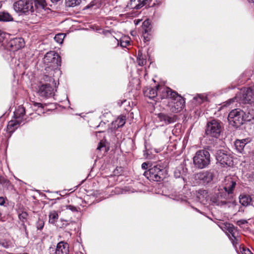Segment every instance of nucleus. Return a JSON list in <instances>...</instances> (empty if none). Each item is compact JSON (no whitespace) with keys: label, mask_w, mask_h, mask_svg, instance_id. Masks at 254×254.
I'll list each match as a JSON object with an SVG mask.
<instances>
[{"label":"nucleus","mask_w":254,"mask_h":254,"mask_svg":"<svg viewBox=\"0 0 254 254\" xmlns=\"http://www.w3.org/2000/svg\"><path fill=\"white\" fill-rule=\"evenodd\" d=\"M44 80L46 82L39 87L38 93L41 97L48 98L53 96L56 91V83L51 77L45 75Z\"/></svg>","instance_id":"1"},{"label":"nucleus","mask_w":254,"mask_h":254,"mask_svg":"<svg viewBox=\"0 0 254 254\" xmlns=\"http://www.w3.org/2000/svg\"><path fill=\"white\" fill-rule=\"evenodd\" d=\"M12 6L14 11L19 15H27L34 11L32 0H16Z\"/></svg>","instance_id":"2"},{"label":"nucleus","mask_w":254,"mask_h":254,"mask_svg":"<svg viewBox=\"0 0 254 254\" xmlns=\"http://www.w3.org/2000/svg\"><path fill=\"white\" fill-rule=\"evenodd\" d=\"M193 162L195 167L203 169L210 163V154L205 150L197 151L193 158Z\"/></svg>","instance_id":"3"},{"label":"nucleus","mask_w":254,"mask_h":254,"mask_svg":"<svg viewBox=\"0 0 254 254\" xmlns=\"http://www.w3.org/2000/svg\"><path fill=\"white\" fill-rule=\"evenodd\" d=\"M45 68L57 69L61 65V57L54 51L46 53L43 60Z\"/></svg>","instance_id":"4"},{"label":"nucleus","mask_w":254,"mask_h":254,"mask_svg":"<svg viewBox=\"0 0 254 254\" xmlns=\"http://www.w3.org/2000/svg\"><path fill=\"white\" fill-rule=\"evenodd\" d=\"M239 99V101L245 104L254 103V86L245 88L241 91L239 95H237L235 98L230 99L228 103L231 104Z\"/></svg>","instance_id":"5"},{"label":"nucleus","mask_w":254,"mask_h":254,"mask_svg":"<svg viewBox=\"0 0 254 254\" xmlns=\"http://www.w3.org/2000/svg\"><path fill=\"white\" fill-rule=\"evenodd\" d=\"M244 113L240 109L233 110L229 114L228 120L232 126L238 127L243 124Z\"/></svg>","instance_id":"6"},{"label":"nucleus","mask_w":254,"mask_h":254,"mask_svg":"<svg viewBox=\"0 0 254 254\" xmlns=\"http://www.w3.org/2000/svg\"><path fill=\"white\" fill-rule=\"evenodd\" d=\"M217 161L222 166H231L233 164L231 153L225 150L221 149L217 151L216 154Z\"/></svg>","instance_id":"7"},{"label":"nucleus","mask_w":254,"mask_h":254,"mask_svg":"<svg viewBox=\"0 0 254 254\" xmlns=\"http://www.w3.org/2000/svg\"><path fill=\"white\" fill-rule=\"evenodd\" d=\"M163 170L157 166L150 168L148 171H145L144 175L150 180L153 181H160L163 180L164 176L163 174Z\"/></svg>","instance_id":"8"},{"label":"nucleus","mask_w":254,"mask_h":254,"mask_svg":"<svg viewBox=\"0 0 254 254\" xmlns=\"http://www.w3.org/2000/svg\"><path fill=\"white\" fill-rule=\"evenodd\" d=\"M221 131V126L219 121L213 120L207 123L206 129V133L207 135L217 138Z\"/></svg>","instance_id":"9"},{"label":"nucleus","mask_w":254,"mask_h":254,"mask_svg":"<svg viewBox=\"0 0 254 254\" xmlns=\"http://www.w3.org/2000/svg\"><path fill=\"white\" fill-rule=\"evenodd\" d=\"M159 0H130L129 6L132 9H140L144 5L153 6L160 3Z\"/></svg>","instance_id":"10"},{"label":"nucleus","mask_w":254,"mask_h":254,"mask_svg":"<svg viewBox=\"0 0 254 254\" xmlns=\"http://www.w3.org/2000/svg\"><path fill=\"white\" fill-rule=\"evenodd\" d=\"M174 100L173 105L171 108V111L173 113H178L180 112L185 106V100L183 97L178 94L175 97L173 98Z\"/></svg>","instance_id":"11"},{"label":"nucleus","mask_w":254,"mask_h":254,"mask_svg":"<svg viewBox=\"0 0 254 254\" xmlns=\"http://www.w3.org/2000/svg\"><path fill=\"white\" fill-rule=\"evenodd\" d=\"M157 90L159 93H161L162 98H170L173 99L177 95L178 93L173 91L171 88L165 86H157Z\"/></svg>","instance_id":"12"},{"label":"nucleus","mask_w":254,"mask_h":254,"mask_svg":"<svg viewBox=\"0 0 254 254\" xmlns=\"http://www.w3.org/2000/svg\"><path fill=\"white\" fill-rule=\"evenodd\" d=\"M224 229L226 230V233L233 244H237L238 239L235 236V233L237 230L234 225L230 223H226L225 224Z\"/></svg>","instance_id":"13"},{"label":"nucleus","mask_w":254,"mask_h":254,"mask_svg":"<svg viewBox=\"0 0 254 254\" xmlns=\"http://www.w3.org/2000/svg\"><path fill=\"white\" fill-rule=\"evenodd\" d=\"M9 46L11 48V50L17 51L24 46V41L22 38H16L10 40Z\"/></svg>","instance_id":"14"},{"label":"nucleus","mask_w":254,"mask_h":254,"mask_svg":"<svg viewBox=\"0 0 254 254\" xmlns=\"http://www.w3.org/2000/svg\"><path fill=\"white\" fill-rule=\"evenodd\" d=\"M195 178L201 181L203 183H208L212 180L213 175L209 172H202L197 173L195 175Z\"/></svg>","instance_id":"15"},{"label":"nucleus","mask_w":254,"mask_h":254,"mask_svg":"<svg viewBox=\"0 0 254 254\" xmlns=\"http://www.w3.org/2000/svg\"><path fill=\"white\" fill-rule=\"evenodd\" d=\"M55 254H69V245L65 242H59L57 246Z\"/></svg>","instance_id":"16"},{"label":"nucleus","mask_w":254,"mask_h":254,"mask_svg":"<svg viewBox=\"0 0 254 254\" xmlns=\"http://www.w3.org/2000/svg\"><path fill=\"white\" fill-rule=\"evenodd\" d=\"M250 142L249 138L241 140L237 139L235 142V146L236 150L241 153H244V148L245 145Z\"/></svg>","instance_id":"17"},{"label":"nucleus","mask_w":254,"mask_h":254,"mask_svg":"<svg viewBox=\"0 0 254 254\" xmlns=\"http://www.w3.org/2000/svg\"><path fill=\"white\" fill-rule=\"evenodd\" d=\"M157 118L159 122L162 123L161 126L168 125L174 122V120L172 117H169L162 113L158 114L157 115Z\"/></svg>","instance_id":"18"},{"label":"nucleus","mask_w":254,"mask_h":254,"mask_svg":"<svg viewBox=\"0 0 254 254\" xmlns=\"http://www.w3.org/2000/svg\"><path fill=\"white\" fill-rule=\"evenodd\" d=\"M226 184L224 186V190L228 193H232L233 192L234 189L235 188L236 183L232 180L231 178H229L226 181Z\"/></svg>","instance_id":"19"},{"label":"nucleus","mask_w":254,"mask_h":254,"mask_svg":"<svg viewBox=\"0 0 254 254\" xmlns=\"http://www.w3.org/2000/svg\"><path fill=\"white\" fill-rule=\"evenodd\" d=\"M252 199L250 195L241 194L239 197L240 203L244 206H247L250 204Z\"/></svg>","instance_id":"20"},{"label":"nucleus","mask_w":254,"mask_h":254,"mask_svg":"<svg viewBox=\"0 0 254 254\" xmlns=\"http://www.w3.org/2000/svg\"><path fill=\"white\" fill-rule=\"evenodd\" d=\"M13 20L12 16L9 13L5 11L0 12V21L7 22Z\"/></svg>","instance_id":"21"},{"label":"nucleus","mask_w":254,"mask_h":254,"mask_svg":"<svg viewBox=\"0 0 254 254\" xmlns=\"http://www.w3.org/2000/svg\"><path fill=\"white\" fill-rule=\"evenodd\" d=\"M157 88L156 89L148 88L144 91V94L149 98H153L157 96Z\"/></svg>","instance_id":"22"},{"label":"nucleus","mask_w":254,"mask_h":254,"mask_svg":"<svg viewBox=\"0 0 254 254\" xmlns=\"http://www.w3.org/2000/svg\"><path fill=\"white\" fill-rule=\"evenodd\" d=\"M25 113V108L22 106H19L14 113V116L16 119L22 118Z\"/></svg>","instance_id":"23"},{"label":"nucleus","mask_w":254,"mask_h":254,"mask_svg":"<svg viewBox=\"0 0 254 254\" xmlns=\"http://www.w3.org/2000/svg\"><path fill=\"white\" fill-rule=\"evenodd\" d=\"M20 120L17 119L10 121L7 124V129L10 131H13L17 128V126L20 124Z\"/></svg>","instance_id":"24"},{"label":"nucleus","mask_w":254,"mask_h":254,"mask_svg":"<svg viewBox=\"0 0 254 254\" xmlns=\"http://www.w3.org/2000/svg\"><path fill=\"white\" fill-rule=\"evenodd\" d=\"M126 123V117L124 116H120L114 122L115 127H123Z\"/></svg>","instance_id":"25"},{"label":"nucleus","mask_w":254,"mask_h":254,"mask_svg":"<svg viewBox=\"0 0 254 254\" xmlns=\"http://www.w3.org/2000/svg\"><path fill=\"white\" fill-rule=\"evenodd\" d=\"M49 222L52 224L55 223L57 221L59 217L58 212L55 210L51 211L49 213Z\"/></svg>","instance_id":"26"},{"label":"nucleus","mask_w":254,"mask_h":254,"mask_svg":"<svg viewBox=\"0 0 254 254\" xmlns=\"http://www.w3.org/2000/svg\"><path fill=\"white\" fill-rule=\"evenodd\" d=\"M65 35L63 33H59L56 34L54 37V40L56 42L62 44L63 42Z\"/></svg>","instance_id":"27"},{"label":"nucleus","mask_w":254,"mask_h":254,"mask_svg":"<svg viewBox=\"0 0 254 254\" xmlns=\"http://www.w3.org/2000/svg\"><path fill=\"white\" fill-rule=\"evenodd\" d=\"M35 5L37 7H41L44 9L47 4L45 0H36Z\"/></svg>","instance_id":"28"},{"label":"nucleus","mask_w":254,"mask_h":254,"mask_svg":"<svg viewBox=\"0 0 254 254\" xmlns=\"http://www.w3.org/2000/svg\"><path fill=\"white\" fill-rule=\"evenodd\" d=\"M142 28L145 32H147L150 29V22L149 20H145L142 23Z\"/></svg>","instance_id":"29"},{"label":"nucleus","mask_w":254,"mask_h":254,"mask_svg":"<svg viewBox=\"0 0 254 254\" xmlns=\"http://www.w3.org/2000/svg\"><path fill=\"white\" fill-rule=\"evenodd\" d=\"M66 4L69 6H74L80 3L79 0H66Z\"/></svg>","instance_id":"30"},{"label":"nucleus","mask_w":254,"mask_h":254,"mask_svg":"<svg viewBox=\"0 0 254 254\" xmlns=\"http://www.w3.org/2000/svg\"><path fill=\"white\" fill-rule=\"evenodd\" d=\"M18 217L21 221L24 222L27 219L28 214L26 212H22L19 214Z\"/></svg>","instance_id":"31"},{"label":"nucleus","mask_w":254,"mask_h":254,"mask_svg":"<svg viewBox=\"0 0 254 254\" xmlns=\"http://www.w3.org/2000/svg\"><path fill=\"white\" fill-rule=\"evenodd\" d=\"M44 226V222L42 219H39L36 223V226L38 229H42Z\"/></svg>","instance_id":"32"},{"label":"nucleus","mask_w":254,"mask_h":254,"mask_svg":"<svg viewBox=\"0 0 254 254\" xmlns=\"http://www.w3.org/2000/svg\"><path fill=\"white\" fill-rule=\"evenodd\" d=\"M99 2L98 0H93L89 4H88L85 7L87 9L93 7L94 6L97 5Z\"/></svg>","instance_id":"33"},{"label":"nucleus","mask_w":254,"mask_h":254,"mask_svg":"<svg viewBox=\"0 0 254 254\" xmlns=\"http://www.w3.org/2000/svg\"><path fill=\"white\" fill-rule=\"evenodd\" d=\"M240 250L242 254H253L248 248L242 247Z\"/></svg>","instance_id":"34"},{"label":"nucleus","mask_w":254,"mask_h":254,"mask_svg":"<svg viewBox=\"0 0 254 254\" xmlns=\"http://www.w3.org/2000/svg\"><path fill=\"white\" fill-rule=\"evenodd\" d=\"M137 63L139 65L142 66L146 64V61L143 58L139 57L137 58Z\"/></svg>","instance_id":"35"},{"label":"nucleus","mask_w":254,"mask_h":254,"mask_svg":"<svg viewBox=\"0 0 254 254\" xmlns=\"http://www.w3.org/2000/svg\"><path fill=\"white\" fill-rule=\"evenodd\" d=\"M130 44L129 41L127 40H124L122 39L121 40V46L123 47H126L127 45Z\"/></svg>","instance_id":"36"},{"label":"nucleus","mask_w":254,"mask_h":254,"mask_svg":"<svg viewBox=\"0 0 254 254\" xmlns=\"http://www.w3.org/2000/svg\"><path fill=\"white\" fill-rule=\"evenodd\" d=\"M7 35L0 30V43L3 42L6 38Z\"/></svg>","instance_id":"37"},{"label":"nucleus","mask_w":254,"mask_h":254,"mask_svg":"<svg viewBox=\"0 0 254 254\" xmlns=\"http://www.w3.org/2000/svg\"><path fill=\"white\" fill-rule=\"evenodd\" d=\"M33 105L35 106V107H38L39 108H43V105L40 103H37V102H34Z\"/></svg>","instance_id":"38"},{"label":"nucleus","mask_w":254,"mask_h":254,"mask_svg":"<svg viewBox=\"0 0 254 254\" xmlns=\"http://www.w3.org/2000/svg\"><path fill=\"white\" fill-rule=\"evenodd\" d=\"M248 114L249 115L247 117V120L248 121H251L252 119H254V114L251 115L250 112H249Z\"/></svg>","instance_id":"39"},{"label":"nucleus","mask_w":254,"mask_h":254,"mask_svg":"<svg viewBox=\"0 0 254 254\" xmlns=\"http://www.w3.org/2000/svg\"><path fill=\"white\" fill-rule=\"evenodd\" d=\"M67 208L71 210L72 211H76V208L75 207L72 206L71 205L67 206Z\"/></svg>","instance_id":"40"},{"label":"nucleus","mask_w":254,"mask_h":254,"mask_svg":"<svg viewBox=\"0 0 254 254\" xmlns=\"http://www.w3.org/2000/svg\"><path fill=\"white\" fill-rule=\"evenodd\" d=\"M5 203V198L3 197H0V205H3Z\"/></svg>","instance_id":"41"},{"label":"nucleus","mask_w":254,"mask_h":254,"mask_svg":"<svg viewBox=\"0 0 254 254\" xmlns=\"http://www.w3.org/2000/svg\"><path fill=\"white\" fill-rule=\"evenodd\" d=\"M104 146V145L102 142H100L97 148V149L100 150L101 149V148L102 147H103Z\"/></svg>","instance_id":"42"},{"label":"nucleus","mask_w":254,"mask_h":254,"mask_svg":"<svg viewBox=\"0 0 254 254\" xmlns=\"http://www.w3.org/2000/svg\"><path fill=\"white\" fill-rule=\"evenodd\" d=\"M147 165H148V164L147 163H146V162L143 163L141 165L142 168L143 169H146L147 168Z\"/></svg>","instance_id":"43"},{"label":"nucleus","mask_w":254,"mask_h":254,"mask_svg":"<svg viewBox=\"0 0 254 254\" xmlns=\"http://www.w3.org/2000/svg\"><path fill=\"white\" fill-rule=\"evenodd\" d=\"M175 176L176 178H179L180 177V175L176 172H175Z\"/></svg>","instance_id":"44"},{"label":"nucleus","mask_w":254,"mask_h":254,"mask_svg":"<svg viewBox=\"0 0 254 254\" xmlns=\"http://www.w3.org/2000/svg\"><path fill=\"white\" fill-rule=\"evenodd\" d=\"M250 2H252L254 3V0H248Z\"/></svg>","instance_id":"45"},{"label":"nucleus","mask_w":254,"mask_h":254,"mask_svg":"<svg viewBox=\"0 0 254 254\" xmlns=\"http://www.w3.org/2000/svg\"><path fill=\"white\" fill-rule=\"evenodd\" d=\"M9 246V245H6V246H4V247H8Z\"/></svg>","instance_id":"46"}]
</instances>
